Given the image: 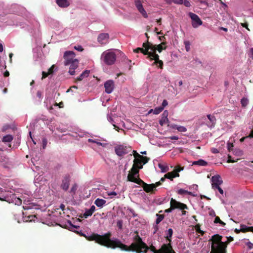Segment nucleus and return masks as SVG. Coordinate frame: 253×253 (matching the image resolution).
Instances as JSON below:
<instances>
[{"label":"nucleus","mask_w":253,"mask_h":253,"mask_svg":"<svg viewBox=\"0 0 253 253\" xmlns=\"http://www.w3.org/2000/svg\"><path fill=\"white\" fill-rule=\"evenodd\" d=\"M110 236V232L102 235L93 234L89 237V240H94L96 242L108 248L118 247L123 251L135 252L136 253H146L149 249L146 244L142 241L138 235H136L133 237V242L129 246L123 244L117 239H111ZM150 249L153 253L156 250L155 247L153 246L150 248Z\"/></svg>","instance_id":"1"},{"label":"nucleus","mask_w":253,"mask_h":253,"mask_svg":"<svg viewBox=\"0 0 253 253\" xmlns=\"http://www.w3.org/2000/svg\"><path fill=\"white\" fill-rule=\"evenodd\" d=\"M145 48L144 55H147L151 60H155V63L160 68H162L163 62L159 60V56L156 53V45H153L149 43H143Z\"/></svg>","instance_id":"2"},{"label":"nucleus","mask_w":253,"mask_h":253,"mask_svg":"<svg viewBox=\"0 0 253 253\" xmlns=\"http://www.w3.org/2000/svg\"><path fill=\"white\" fill-rule=\"evenodd\" d=\"M221 238L222 237L219 235L213 236L211 253H226V244L221 241Z\"/></svg>","instance_id":"3"},{"label":"nucleus","mask_w":253,"mask_h":253,"mask_svg":"<svg viewBox=\"0 0 253 253\" xmlns=\"http://www.w3.org/2000/svg\"><path fill=\"white\" fill-rule=\"evenodd\" d=\"M116 59V55L113 49H108L104 51L101 56V60L108 65L113 64Z\"/></svg>","instance_id":"4"},{"label":"nucleus","mask_w":253,"mask_h":253,"mask_svg":"<svg viewBox=\"0 0 253 253\" xmlns=\"http://www.w3.org/2000/svg\"><path fill=\"white\" fill-rule=\"evenodd\" d=\"M107 120L114 126V128L117 131L121 129V127H125V123L122 121L119 117L116 116H112L108 114Z\"/></svg>","instance_id":"5"},{"label":"nucleus","mask_w":253,"mask_h":253,"mask_svg":"<svg viewBox=\"0 0 253 253\" xmlns=\"http://www.w3.org/2000/svg\"><path fill=\"white\" fill-rule=\"evenodd\" d=\"M187 209V207L185 204L172 198L170 201V208L165 210V212H171L175 209L184 210Z\"/></svg>","instance_id":"6"},{"label":"nucleus","mask_w":253,"mask_h":253,"mask_svg":"<svg viewBox=\"0 0 253 253\" xmlns=\"http://www.w3.org/2000/svg\"><path fill=\"white\" fill-rule=\"evenodd\" d=\"M130 151V147L124 145H119L115 147V152L119 157H122Z\"/></svg>","instance_id":"7"},{"label":"nucleus","mask_w":253,"mask_h":253,"mask_svg":"<svg viewBox=\"0 0 253 253\" xmlns=\"http://www.w3.org/2000/svg\"><path fill=\"white\" fill-rule=\"evenodd\" d=\"M188 15L191 19V24L193 28H197L203 24V22L197 14L189 12Z\"/></svg>","instance_id":"8"},{"label":"nucleus","mask_w":253,"mask_h":253,"mask_svg":"<svg viewBox=\"0 0 253 253\" xmlns=\"http://www.w3.org/2000/svg\"><path fill=\"white\" fill-rule=\"evenodd\" d=\"M64 58L65 59L64 64L65 66H68L71 64V62L78 60L75 58V54L72 51H66L64 54Z\"/></svg>","instance_id":"9"},{"label":"nucleus","mask_w":253,"mask_h":253,"mask_svg":"<svg viewBox=\"0 0 253 253\" xmlns=\"http://www.w3.org/2000/svg\"><path fill=\"white\" fill-rule=\"evenodd\" d=\"M154 253H175L170 243L163 245L159 250H156Z\"/></svg>","instance_id":"10"},{"label":"nucleus","mask_w":253,"mask_h":253,"mask_svg":"<svg viewBox=\"0 0 253 253\" xmlns=\"http://www.w3.org/2000/svg\"><path fill=\"white\" fill-rule=\"evenodd\" d=\"M207 117V118L204 119L206 125L210 128L214 127L216 122L215 116L212 115H208Z\"/></svg>","instance_id":"11"},{"label":"nucleus","mask_w":253,"mask_h":253,"mask_svg":"<svg viewBox=\"0 0 253 253\" xmlns=\"http://www.w3.org/2000/svg\"><path fill=\"white\" fill-rule=\"evenodd\" d=\"M212 188L215 190V188L220 186L222 183L223 181L221 176L218 175L213 176L211 179Z\"/></svg>","instance_id":"12"},{"label":"nucleus","mask_w":253,"mask_h":253,"mask_svg":"<svg viewBox=\"0 0 253 253\" xmlns=\"http://www.w3.org/2000/svg\"><path fill=\"white\" fill-rule=\"evenodd\" d=\"M135 5L140 13L145 18H148V15L146 10L144 8L142 3L140 0H135Z\"/></svg>","instance_id":"13"},{"label":"nucleus","mask_w":253,"mask_h":253,"mask_svg":"<svg viewBox=\"0 0 253 253\" xmlns=\"http://www.w3.org/2000/svg\"><path fill=\"white\" fill-rule=\"evenodd\" d=\"M161 183L160 181L151 184H148L144 182L143 185H142V187L146 192H150L153 191L158 186L161 185Z\"/></svg>","instance_id":"14"},{"label":"nucleus","mask_w":253,"mask_h":253,"mask_svg":"<svg viewBox=\"0 0 253 253\" xmlns=\"http://www.w3.org/2000/svg\"><path fill=\"white\" fill-rule=\"evenodd\" d=\"M105 92L110 94L112 92L114 88V82L112 80L107 81L104 83Z\"/></svg>","instance_id":"15"},{"label":"nucleus","mask_w":253,"mask_h":253,"mask_svg":"<svg viewBox=\"0 0 253 253\" xmlns=\"http://www.w3.org/2000/svg\"><path fill=\"white\" fill-rule=\"evenodd\" d=\"M138 175H134L133 173H129L127 175V180L128 181L133 182L139 185L142 184V185H143L144 182L138 178Z\"/></svg>","instance_id":"16"},{"label":"nucleus","mask_w":253,"mask_h":253,"mask_svg":"<svg viewBox=\"0 0 253 253\" xmlns=\"http://www.w3.org/2000/svg\"><path fill=\"white\" fill-rule=\"evenodd\" d=\"M23 209L25 211L23 212V221L26 222H31L32 219H31V217L32 215L27 211L31 209V206H23Z\"/></svg>","instance_id":"17"},{"label":"nucleus","mask_w":253,"mask_h":253,"mask_svg":"<svg viewBox=\"0 0 253 253\" xmlns=\"http://www.w3.org/2000/svg\"><path fill=\"white\" fill-rule=\"evenodd\" d=\"M98 42L101 44H106L109 41V35L107 33L100 34L97 38Z\"/></svg>","instance_id":"18"},{"label":"nucleus","mask_w":253,"mask_h":253,"mask_svg":"<svg viewBox=\"0 0 253 253\" xmlns=\"http://www.w3.org/2000/svg\"><path fill=\"white\" fill-rule=\"evenodd\" d=\"M44 181H45V179L43 176V172L42 171L39 172L37 175H35L34 183L37 187L38 186L36 184H40L41 185Z\"/></svg>","instance_id":"19"},{"label":"nucleus","mask_w":253,"mask_h":253,"mask_svg":"<svg viewBox=\"0 0 253 253\" xmlns=\"http://www.w3.org/2000/svg\"><path fill=\"white\" fill-rule=\"evenodd\" d=\"M70 181V176L69 175H66L64 176L62 183L61 184V188L65 191H67L69 186V183Z\"/></svg>","instance_id":"20"},{"label":"nucleus","mask_w":253,"mask_h":253,"mask_svg":"<svg viewBox=\"0 0 253 253\" xmlns=\"http://www.w3.org/2000/svg\"><path fill=\"white\" fill-rule=\"evenodd\" d=\"M0 161L2 163V165L5 168L9 169L12 166L11 163L9 161V159L4 154L0 157Z\"/></svg>","instance_id":"21"},{"label":"nucleus","mask_w":253,"mask_h":253,"mask_svg":"<svg viewBox=\"0 0 253 253\" xmlns=\"http://www.w3.org/2000/svg\"><path fill=\"white\" fill-rule=\"evenodd\" d=\"M78 64H79V60H74L73 62H71V64H70L69 65L70 66L69 67V73L71 75H74L75 74V69L77 68L78 67Z\"/></svg>","instance_id":"22"},{"label":"nucleus","mask_w":253,"mask_h":253,"mask_svg":"<svg viewBox=\"0 0 253 253\" xmlns=\"http://www.w3.org/2000/svg\"><path fill=\"white\" fill-rule=\"evenodd\" d=\"M169 112L167 110H165L163 113L161 118L159 121V124L161 126H163L169 122V119L168 118Z\"/></svg>","instance_id":"23"},{"label":"nucleus","mask_w":253,"mask_h":253,"mask_svg":"<svg viewBox=\"0 0 253 253\" xmlns=\"http://www.w3.org/2000/svg\"><path fill=\"white\" fill-rule=\"evenodd\" d=\"M106 201L102 199L97 198L94 201V204L98 208H102L105 204Z\"/></svg>","instance_id":"24"},{"label":"nucleus","mask_w":253,"mask_h":253,"mask_svg":"<svg viewBox=\"0 0 253 253\" xmlns=\"http://www.w3.org/2000/svg\"><path fill=\"white\" fill-rule=\"evenodd\" d=\"M179 173H175V172H168L165 175V177L172 180L173 178L176 177H179Z\"/></svg>","instance_id":"25"},{"label":"nucleus","mask_w":253,"mask_h":253,"mask_svg":"<svg viewBox=\"0 0 253 253\" xmlns=\"http://www.w3.org/2000/svg\"><path fill=\"white\" fill-rule=\"evenodd\" d=\"M56 2L57 4L61 7H66L69 5L67 0H56Z\"/></svg>","instance_id":"26"},{"label":"nucleus","mask_w":253,"mask_h":253,"mask_svg":"<svg viewBox=\"0 0 253 253\" xmlns=\"http://www.w3.org/2000/svg\"><path fill=\"white\" fill-rule=\"evenodd\" d=\"M177 193L179 195H188L192 196H196L195 194H194L191 192L185 190L183 189H179L177 190Z\"/></svg>","instance_id":"27"},{"label":"nucleus","mask_w":253,"mask_h":253,"mask_svg":"<svg viewBox=\"0 0 253 253\" xmlns=\"http://www.w3.org/2000/svg\"><path fill=\"white\" fill-rule=\"evenodd\" d=\"M192 165H198L200 166H206L208 165V163L204 160L200 159L196 161L192 162Z\"/></svg>","instance_id":"28"},{"label":"nucleus","mask_w":253,"mask_h":253,"mask_svg":"<svg viewBox=\"0 0 253 253\" xmlns=\"http://www.w3.org/2000/svg\"><path fill=\"white\" fill-rule=\"evenodd\" d=\"M240 230L242 232H246L251 231L253 232V227H249L246 225L241 224L240 225Z\"/></svg>","instance_id":"29"},{"label":"nucleus","mask_w":253,"mask_h":253,"mask_svg":"<svg viewBox=\"0 0 253 253\" xmlns=\"http://www.w3.org/2000/svg\"><path fill=\"white\" fill-rule=\"evenodd\" d=\"M66 227L70 230V231H75L76 229L78 228L79 226L73 225L71 221L70 220H68L66 223Z\"/></svg>","instance_id":"30"},{"label":"nucleus","mask_w":253,"mask_h":253,"mask_svg":"<svg viewBox=\"0 0 253 253\" xmlns=\"http://www.w3.org/2000/svg\"><path fill=\"white\" fill-rule=\"evenodd\" d=\"M54 67L55 66L54 65H53L48 70V72H44L43 71L42 72V79H43V78H46V77L48 76V75H50V74H52L53 72V69L54 68Z\"/></svg>","instance_id":"31"},{"label":"nucleus","mask_w":253,"mask_h":253,"mask_svg":"<svg viewBox=\"0 0 253 253\" xmlns=\"http://www.w3.org/2000/svg\"><path fill=\"white\" fill-rule=\"evenodd\" d=\"M89 72H90L89 70H85L80 75L79 77L77 78V79L78 81H82L84 78H86L88 76Z\"/></svg>","instance_id":"32"},{"label":"nucleus","mask_w":253,"mask_h":253,"mask_svg":"<svg viewBox=\"0 0 253 253\" xmlns=\"http://www.w3.org/2000/svg\"><path fill=\"white\" fill-rule=\"evenodd\" d=\"M134 164L133 165V167L136 168L137 169H141L143 167L141 163V159L134 160Z\"/></svg>","instance_id":"33"},{"label":"nucleus","mask_w":253,"mask_h":253,"mask_svg":"<svg viewBox=\"0 0 253 253\" xmlns=\"http://www.w3.org/2000/svg\"><path fill=\"white\" fill-rule=\"evenodd\" d=\"M133 155L134 156L135 159L134 160H140V159H146V157H143L141 156V155L139 154L136 151L133 150L132 151Z\"/></svg>","instance_id":"34"},{"label":"nucleus","mask_w":253,"mask_h":253,"mask_svg":"<svg viewBox=\"0 0 253 253\" xmlns=\"http://www.w3.org/2000/svg\"><path fill=\"white\" fill-rule=\"evenodd\" d=\"M133 155L134 156L135 159L134 160H140V159H146V157H143L141 156V155L139 154L136 151L133 150L132 151Z\"/></svg>","instance_id":"35"},{"label":"nucleus","mask_w":253,"mask_h":253,"mask_svg":"<svg viewBox=\"0 0 253 253\" xmlns=\"http://www.w3.org/2000/svg\"><path fill=\"white\" fill-rule=\"evenodd\" d=\"M133 155L134 156L135 159L134 160H140V159H146V157H143L141 156V155L139 154L136 151L133 150L132 151Z\"/></svg>","instance_id":"36"},{"label":"nucleus","mask_w":253,"mask_h":253,"mask_svg":"<svg viewBox=\"0 0 253 253\" xmlns=\"http://www.w3.org/2000/svg\"><path fill=\"white\" fill-rule=\"evenodd\" d=\"M173 234V230L171 228L169 229L166 233V238L169 240V242L171 241L170 238Z\"/></svg>","instance_id":"37"},{"label":"nucleus","mask_w":253,"mask_h":253,"mask_svg":"<svg viewBox=\"0 0 253 253\" xmlns=\"http://www.w3.org/2000/svg\"><path fill=\"white\" fill-rule=\"evenodd\" d=\"M173 128L180 132H185L187 131V128L184 126L174 125Z\"/></svg>","instance_id":"38"},{"label":"nucleus","mask_w":253,"mask_h":253,"mask_svg":"<svg viewBox=\"0 0 253 253\" xmlns=\"http://www.w3.org/2000/svg\"><path fill=\"white\" fill-rule=\"evenodd\" d=\"M33 25H34V27H35V29L34 31L35 33L39 34V33L40 32V27L39 23L37 21H33Z\"/></svg>","instance_id":"39"},{"label":"nucleus","mask_w":253,"mask_h":253,"mask_svg":"<svg viewBox=\"0 0 253 253\" xmlns=\"http://www.w3.org/2000/svg\"><path fill=\"white\" fill-rule=\"evenodd\" d=\"M13 139V137L11 135H6L3 136L2 141L4 142H10Z\"/></svg>","instance_id":"40"},{"label":"nucleus","mask_w":253,"mask_h":253,"mask_svg":"<svg viewBox=\"0 0 253 253\" xmlns=\"http://www.w3.org/2000/svg\"><path fill=\"white\" fill-rule=\"evenodd\" d=\"M157 219L156 220V223L157 225L159 224L164 218V215L163 214H157Z\"/></svg>","instance_id":"41"},{"label":"nucleus","mask_w":253,"mask_h":253,"mask_svg":"<svg viewBox=\"0 0 253 253\" xmlns=\"http://www.w3.org/2000/svg\"><path fill=\"white\" fill-rule=\"evenodd\" d=\"M159 168L161 169L162 172H166L169 170V168L167 166H165L161 164H159Z\"/></svg>","instance_id":"42"},{"label":"nucleus","mask_w":253,"mask_h":253,"mask_svg":"<svg viewBox=\"0 0 253 253\" xmlns=\"http://www.w3.org/2000/svg\"><path fill=\"white\" fill-rule=\"evenodd\" d=\"M163 107H156L154 109V114L157 115L160 113L163 110Z\"/></svg>","instance_id":"43"},{"label":"nucleus","mask_w":253,"mask_h":253,"mask_svg":"<svg viewBox=\"0 0 253 253\" xmlns=\"http://www.w3.org/2000/svg\"><path fill=\"white\" fill-rule=\"evenodd\" d=\"M138 172H139L138 169H136V168L133 167V166H132V168L131 169L130 171L129 172V173H133L134 175H138Z\"/></svg>","instance_id":"44"},{"label":"nucleus","mask_w":253,"mask_h":253,"mask_svg":"<svg viewBox=\"0 0 253 253\" xmlns=\"http://www.w3.org/2000/svg\"><path fill=\"white\" fill-rule=\"evenodd\" d=\"M92 214L93 212H92L89 209L86 210L84 213V216L85 218H87L88 217L90 216Z\"/></svg>","instance_id":"45"},{"label":"nucleus","mask_w":253,"mask_h":253,"mask_svg":"<svg viewBox=\"0 0 253 253\" xmlns=\"http://www.w3.org/2000/svg\"><path fill=\"white\" fill-rule=\"evenodd\" d=\"M36 97L38 98L37 100L39 102H41L42 98V93L41 91H38L36 94Z\"/></svg>","instance_id":"46"},{"label":"nucleus","mask_w":253,"mask_h":253,"mask_svg":"<svg viewBox=\"0 0 253 253\" xmlns=\"http://www.w3.org/2000/svg\"><path fill=\"white\" fill-rule=\"evenodd\" d=\"M47 144V139L45 138H42V150H44L46 148Z\"/></svg>","instance_id":"47"},{"label":"nucleus","mask_w":253,"mask_h":253,"mask_svg":"<svg viewBox=\"0 0 253 253\" xmlns=\"http://www.w3.org/2000/svg\"><path fill=\"white\" fill-rule=\"evenodd\" d=\"M214 222L215 223H219V224H221V225H225V223H224L223 221H222L220 219L219 217H218V216H215V219H214Z\"/></svg>","instance_id":"48"},{"label":"nucleus","mask_w":253,"mask_h":253,"mask_svg":"<svg viewBox=\"0 0 253 253\" xmlns=\"http://www.w3.org/2000/svg\"><path fill=\"white\" fill-rule=\"evenodd\" d=\"M163 44H164V43H162L158 45H156L157 50L159 51V53L161 52L162 50L165 49V47H163Z\"/></svg>","instance_id":"49"},{"label":"nucleus","mask_w":253,"mask_h":253,"mask_svg":"<svg viewBox=\"0 0 253 253\" xmlns=\"http://www.w3.org/2000/svg\"><path fill=\"white\" fill-rule=\"evenodd\" d=\"M77 189V185L76 184H75L72 186L70 192L71 193L75 194Z\"/></svg>","instance_id":"50"},{"label":"nucleus","mask_w":253,"mask_h":253,"mask_svg":"<svg viewBox=\"0 0 253 253\" xmlns=\"http://www.w3.org/2000/svg\"><path fill=\"white\" fill-rule=\"evenodd\" d=\"M241 102L243 106H246L248 103V100L247 99L243 98L241 99Z\"/></svg>","instance_id":"51"},{"label":"nucleus","mask_w":253,"mask_h":253,"mask_svg":"<svg viewBox=\"0 0 253 253\" xmlns=\"http://www.w3.org/2000/svg\"><path fill=\"white\" fill-rule=\"evenodd\" d=\"M182 4H184L186 7H189L191 6L190 2L188 0H183Z\"/></svg>","instance_id":"52"},{"label":"nucleus","mask_w":253,"mask_h":253,"mask_svg":"<svg viewBox=\"0 0 253 253\" xmlns=\"http://www.w3.org/2000/svg\"><path fill=\"white\" fill-rule=\"evenodd\" d=\"M134 52H135L136 53H138L139 52H141L143 53L144 54L145 48H143L138 47V48H136V49H135L134 50Z\"/></svg>","instance_id":"53"},{"label":"nucleus","mask_w":253,"mask_h":253,"mask_svg":"<svg viewBox=\"0 0 253 253\" xmlns=\"http://www.w3.org/2000/svg\"><path fill=\"white\" fill-rule=\"evenodd\" d=\"M184 44L185 46V49L187 51H188L190 50V43L188 41H186L184 42Z\"/></svg>","instance_id":"54"},{"label":"nucleus","mask_w":253,"mask_h":253,"mask_svg":"<svg viewBox=\"0 0 253 253\" xmlns=\"http://www.w3.org/2000/svg\"><path fill=\"white\" fill-rule=\"evenodd\" d=\"M128 211L130 213L132 214L133 217H136L137 216V214H136L134 211V210L132 209H128Z\"/></svg>","instance_id":"55"},{"label":"nucleus","mask_w":253,"mask_h":253,"mask_svg":"<svg viewBox=\"0 0 253 253\" xmlns=\"http://www.w3.org/2000/svg\"><path fill=\"white\" fill-rule=\"evenodd\" d=\"M195 230L198 233H200L201 234H203V233H204L202 230H201L200 226L199 225H196L195 226Z\"/></svg>","instance_id":"56"},{"label":"nucleus","mask_w":253,"mask_h":253,"mask_svg":"<svg viewBox=\"0 0 253 253\" xmlns=\"http://www.w3.org/2000/svg\"><path fill=\"white\" fill-rule=\"evenodd\" d=\"M93 143H96L98 145H99V146H103L105 145V144H103V143L100 142V141H98V139H94V140L93 141Z\"/></svg>","instance_id":"57"},{"label":"nucleus","mask_w":253,"mask_h":253,"mask_svg":"<svg viewBox=\"0 0 253 253\" xmlns=\"http://www.w3.org/2000/svg\"><path fill=\"white\" fill-rule=\"evenodd\" d=\"M233 147V144L232 143L228 142L227 143V149L229 151H230Z\"/></svg>","instance_id":"58"},{"label":"nucleus","mask_w":253,"mask_h":253,"mask_svg":"<svg viewBox=\"0 0 253 253\" xmlns=\"http://www.w3.org/2000/svg\"><path fill=\"white\" fill-rule=\"evenodd\" d=\"M183 169L182 168H176L173 172H175V173H178L179 172L182 170Z\"/></svg>","instance_id":"59"},{"label":"nucleus","mask_w":253,"mask_h":253,"mask_svg":"<svg viewBox=\"0 0 253 253\" xmlns=\"http://www.w3.org/2000/svg\"><path fill=\"white\" fill-rule=\"evenodd\" d=\"M172 1L177 4H182L183 0H172Z\"/></svg>","instance_id":"60"},{"label":"nucleus","mask_w":253,"mask_h":253,"mask_svg":"<svg viewBox=\"0 0 253 253\" xmlns=\"http://www.w3.org/2000/svg\"><path fill=\"white\" fill-rule=\"evenodd\" d=\"M74 48L79 51H82L83 50V48L81 45L75 46Z\"/></svg>","instance_id":"61"},{"label":"nucleus","mask_w":253,"mask_h":253,"mask_svg":"<svg viewBox=\"0 0 253 253\" xmlns=\"http://www.w3.org/2000/svg\"><path fill=\"white\" fill-rule=\"evenodd\" d=\"M209 215L211 216L215 217V213L213 210H211L209 211Z\"/></svg>","instance_id":"62"},{"label":"nucleus","mask_w":253,"mask_h":253,"mask_svg":"<svg viewBox=\"0 0 253 253\" xmlns=\"http://www.w3.org/2000/svg\"><path fill=\"white\" fill-rule=\"evenodd\" d=\"M117 193L115 191H112V192L108 193V195L109 196H115L117 195Z\"/></svg>","instance_id":"63"},{"label":"nucleus","mask_w":253,"mask_h":253,"mask_svg":"<svg viewBox=\"0 0 253 253\" xmlns=\"http://www.w3.org/2000/svg\"><path fill=\"white\" fill-rule=\"evenodd\" d=\"M211 151L213 154H217L219 153V151L218 150V149L215 148H212L211 149Z\"/></svg>","instance_id":"64"}]
</instances>
